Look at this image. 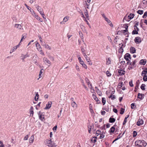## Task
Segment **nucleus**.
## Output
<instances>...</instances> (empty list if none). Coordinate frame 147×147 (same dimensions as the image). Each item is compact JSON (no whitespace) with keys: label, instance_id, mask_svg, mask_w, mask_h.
Listing matches in <instances>:
<instances>
[{"label":"nucleus","instance_id":"obj_1","mask_svg":"<svg viewBox=\"0 0 147 147\" xmlns=\"http://www.w3.org/2000/svg\"><path fill=\"white\" fill-rule=\"evenodd\" d=\"M51 140L52 139H50V140H45L44 141L45 144L49 147H56L57 146L56 144L55 143L51 141Z\"/></svg>","mask_w":147,"mask_h":147},{"label":"nucleus","instance_id":"obj_2","mask_svg":"<svg viewBox=\"0 0 147 147\" xmlns=\"http://www.w3.org/2000/svg\"><path fill=\"white\" fill-rule=\"evenodd\" d=\"M135 144L139 147H144L146 146V143L144 140H137L135 142Z\"/></svg>","mask_w":147,"mask_h":147},{"label":"nucleus","instance_id":"obj_3","mask_svg":"<svg viewBox=\"0 0 147 147\" xmlns=\"http://www.w3.org/2000/svg\"><path fill=\"white\" fill-rule=\"evenodd\" d=\"M136 63V61H134L132 62H130L129 61H127V64L129 65L128 69L129 70H131L133 69L135 67V64Z\"/></svg>","mask_w":147,"mask_h":147},{"label":"nucleus","instance_id":"obj_4","mask_svg":"<svg viewBox=\"0 0 147 147\" xmlns=\"http://www.w3.org/2000/svg\"><path fill=\"white\" fill-rule=\"evenodd\" d=\"M38 115L39 116V119L42 121H44L45 120L44 115L40 111H39L38 113Z\"/></svg>","mask_w":147,"mask_h":147},{"label":"nucleus","instance_id":"obj_5","mask_svg":"<svg viewBox=\"0 0 147 147\" xmlns=\"http://www.w3.org/2000/svg\"><path fill=\"white\" fill-rule=\"evenodd\" d=\"M124 58L126 61H129L131 59L130 54L128 53H127L124 55Z\"/></svg>","mask_w":147,"mask_h":147},{"label":"nucleus","instance_id":"obj_6","mask_svg":"<svg viewBox=\"0 0 147 147\" xmlns=\"http://www.w3.org/2000/svg\"><path fill=\"white\" fill-rule=\"evenodd\" d=\"M117 127V125H115L113 127H111L110 130L109 131V132L110 134L114 133Z\"/></svg>","mask_w":147,"mask_h":147},{"label":"nucleus","instance_id":"obj_7","mask_svg":"<svg viewBox=\"0 0 147 147\" xmlns=\"http://www.w3.org/2000/svg\"><path fill=\"white\" fill-rule=\"evenodd\" d=\"M90 54H88L87 55H86V54H85V55H83V56L84 57L86 60L87 61L88 63H89V64L90 65H92V63H90V58L89 57L87 56V55H90Z\"/></svg>","mask_w":147,"mask_h":147},{"label":"nucleus","instance_id":"obj_8","mask_svg":"<svg viewBox=\"0 0 147 147\" xmlns=\"http://www.w3.org/2000/svg\"><path fill=\"white\" fill-rule=\"evenodd\" d=\"M29 57L30 55L29 54H28V53H27L25 55L22 54L21 55V56L20 57L21 59L23 61H24V60L26 58L28 57Z\"/></svg>","mask_w":147,"mask_h":147},{"label":"nucleus","instance_id":"obj_9","mask_svg":"<svg viewBox=\"0 0 147 147\" xmlns=\"http://www.w3.org/2000/svg\"><path fill=\"white\" fill-rule=\"evenodd\" d=\"M143 120L142 119H139L137 122L136 125L138 126H140L143 125Z\"/></svg>","mask_w":147,"mask_h":147},{"label":"nucleus","instance_id":"obj_10","mask_svg":"<svg viewBox=\"0 0 147 147\" xmlns=\"http://www.w3.org/2000/svg\"><path fill=\"white\" fill-rule=\"evenodd\" d=\"M134 41L136 44H139L141 42V39L140 37L137 36L135 38Z\"/></svg>","mask_w":147,"mask_h":147},{"label":"nucleus","instance_id":"obj_11","mask_svg":"<svg viewBox=\"0 0 147 147\" xmlns=\"http://www.w3.org/2000/svg\"><path fill=\"white\" fill-rule=\"evenodd\" d=\"M52 104V103L51 102H48L46 105V106L44 109L47 110L50 109L51 106Z\"/></svg>","mask_w":147,"mask_h":147},{"label":"nucleus","instance_id":"obj_12","mask_svg":"<svg viewBox=\"0 0 147 147\" xmlns=\"http://www.w3.org/2000/svg\"><path fill=\"white\" fill-rule=\"evenodd\" d=\"M18 48H19V45H16L13 47L12 49L10 51V53H11L15 51Z\"/></svg>","mask_w":147,"mask_h":147},{"label":"nucleus","instance_id":"obj_13","mask_svg":"<svg viewBox=\"0 0 147 147\" xmlns=\"http://www.w3.org/2000/svg\"><path fill=\"white\" fill-rule=\"evenodd\" d=\"M69 18L68 17H66L64 18L63 21L60 22V24H65V22L68 21Z\"/></svg>","mask_w":147,"mask_h":147},{"label":"nucleus","instance_id":"obj_14","mask_svg":"<svg viewBox=\"0 0 147 147\" xmlns=\"http://www.w3.org/2000/svg\"><path fill=\"white\" fill-rule=\"evenodd\" d=\"M43 60L44 62L47 65L50 64L51 63L50 61L46 58H44L43 59Z\"/></svg>","mask_w":147,"mask_h":147},{"label":"nucleus","instance_id":"obj_15","mask_svg":"<svg viewBox=\"0 0 147 147\" xmlns=\"http://www.w3.org/2000/svg\"><path fill=\"white\" fill-rule=\"evenodd\" d=\"M33 16L35 17L38 20L40 21L41 22L43 21L37 15H36L35 13H33Z\"/></svg>","mask_w":147,"mask_h":147},{"label":"nucleus","instance_id":"obj_16","mask_svg":"<svg viewBox=\"0 0 147 147\" xmlns=\"http://www.w3.org/2000/svg\"><path fill=\"white\" fill-rule=\"evenodd\" d=\"M34 109L33 107L31 106L29 110L30 116H32L34 114Z\"/></svg>","mask_w":147,"mask_h":147},{"label":"nucleus","instance_id":"obj_17","mask_svg":"<svg viewBox=\"0 0 147 147\" xmlns=\"http://www.w3.org/2000/svg\"><path fill=\"white\" fill-rule=\"evenodd\" d=\"M71 106L74 108L75 109L77 108L78 107V105L75 102H71Z\"/></svg>","mask_w":147,"mask_h":147},{"label":"nucleus","instance_id":"obj_18","mask_svg":"<svg viewBox=\"0 0 147 147\" xmlns=\"http://www.w3.org/2000/svg\"><path fill=\"white\" fill-rule=\"evenodd\" d=\"M26 6V7H27V8L30 11L31 13H32V14L33 15V13H35L33 10L31 9V8L29 7L27 4H26V3H25L24 4Z\"/></svg>","mask_w":147,"mask_h":147},{"label":"nucleus","instance_id":"obj_19","mask_svg":"<svg viewBox=\"0 0 147 147\" xmlns=\"http://www.w3.org/2000/svg\"><path fill=\"white\" fill-rule=\"evenodd\" d=\"M36 46L38 51H41L42 48L40 44L38 42H37L36 44Z\"/></svg>","mask_w":147,"mask_h":147},{"label":"nucleus","instance_id":"obj_20","mask_svg":"<svg viewBox=\"0 0 147 147\" xmlns=\"http://www.w3.org/2000/svg\"><path fill=\"white\" fill-rule=\"evenodd\" d=\"M144 94L138 93V98L140 99H142L144 98Z\"/></svg>","mask_w":147,"mask_h":147},{"label":"nucleus","instance_id":"obj_21","mask_svg":"<svg viewBox=\"0 0 147 147\" xmlns=\"http://www.w3.org/2000/svg\"><path fill=\"white\" fill-rule=\"evenodd\" d=\"M105 20L109 24L111 27L113 26V25L110 20L107 18L105 19Z\"/></svg>","mask_w":147,"mask_h":147},{"label":"nucleus","instance_id":"obj_22","mask_svg":"<svg viewBox=\"0 0 147 147\" xmlns=\"http://www.w3.org/2000/svg\"><path fill=\"white\" fill-rule=\"evenodd\" d=\"M15 27L19 30H21L22 28V26L19 24H16L15 25Z\"/></svg>","mask_w":147,"mask_h":147},{"label":"nucleus","instance_id":"obj_23","mask_svg":"<svg viewBox=\"0 0 147 147\" xmlns=\"http://www.w3.org/2000/svg\"><path fill=\"white\" fill-rule=\"evenodd\" d=\"M95 89L96 90V92L98 94L99 96H101L102 95V93L100 90L98 89V88L97 87H96L95 88Z\"/></svg>","mask_w":147,"mask_h":147},{"label":"nucleus","instance_id":"obj_24","mask_svg":"<svg viewBox=\"0 0 147 147\" xmlns=\"http://www.w3.org/2000/svg\"><path fill=\"white\" fill-rule=\"evenodd\" d=\"M118 73L120 75H122L124 74L125 71L123 69H119L118 70Z\"/></svg>","mask_w":147,"mask_h":147},{"label":"nucleus","instance_id":"obj_25","mask_svg":"<svg viewBox=\"0 0 147 147\" xmlns=\"http://www.w3.org/2000/svg\"><path fill=\"white\" fill-rule=\"evenodd\" d=\"M34 140V137L33 135L32 136L29 138V142L30 143H32Z\"/></svg>","mask_w":147,"mask_h":147},{"label":"nucleus","instance_id":"obj_26","mask_svg":"<svg viewBox=\"0 0 147 147\" xmlns=\"http://www.w3.org/2000/svg\"><path fill=\"white\" fill-rule=\"evenodd\" d=\"M81 48V50L82 53L83 55H85V54H86V50L85 49H84V47L82 46H81L80 47Z\"/></svg>","mask_w":147,"mask_h":147},{"label":"nucleus","instance_id":"obj_27","mask_svg":"<svg viewBox=\"0 0 147 147\" xmlns=\"http://www.w3.org/2000/svg\"><path fill=\"white\" fill-rule=\"evenodd\" d=\"M81 48V50L82 53L83 55H85V54H86V50L85 49H84V47L82 46H81L80 47Z\"/></svg>","mask_w":147,"mask_h":147},{"label":"nucleus","instance_id":"obj_28","mask_svg":"<svg viewBox=\"0 0 147 147\" xmlns=\"http://www.w3.org/2000/svg\"><path fill=\"white\" fill-rule=\"evenodd\" d=\"M136 49L134 47H131L130 48V52L131 53H134L136 52Z\"/></svg>","mask_w":147,"mask_h":147},{"label":"nucleus","instance_id":"obj_29","mask_svg":"<svg viewBox=\"0 0 147 147\" xmlns=\"http://www.w3.org/2000/svg\"><path fill=\"white\" fill-rule=\"evenodd\" d=\"M42 45L44 46L46 49H47L49 50L51 49V47L48 44H42Z\"/></svg>","mask_w":147,"mask_h":147},{"label":"nucleus","instance_id":"obj_30","mask_svg":"<svg viewBox=\"0 0 147 147\" xmlns=\"http://www.w3.org/2000/svg\"><path fill=\"white\" fill-rule=\"evenodd\" d=\"M134 15L133 13H130L128 16L127 18L130 20L132 19L134 17Z\"/></svg>","mask_w":147,"mask_h":147},{"label":"nucleus","instance_id":"obj_31","mask_svg":"<svg viewBox=\"0 0 147 147\" xmlns=\"http://www.w3.org/2000/svg\"><path fill=\"white\" fill-rule=\"evenodd\" d=\"M146 63V61L145 59H142L140 62V63L142 65H145Z\"/></svg>","mask_w":147,"mask_h":147},{"label":"nucleus","instance_id":"obj_32","mask_svg":"<svg viewBox=\"0 0 147 147\" xmlns=\"http://www.w3.org/2000/svg\"><path fill=\"white\" fill-rule=\"evenodd\" d=\"M115 121V119L111 117L109 120V122L111 123H113Z\"/></svg>","mask_w":147,"mask_h":147},{"label":"nucleus","instance_id":"obj_33","mask_svg":"<svg viewBox=\"0 0 147 147\" xmlns=\"http://www.w3.org/2000/svg\"><path fill=\"white\" fill-rule=\"evenodd\" d=\"M147 73V68L145 69L141 73V75L142 76H143V75H146Z\"/></svg>","mask_w":147,"mask_h":147},{"label":"nucleus","instance_id":"obj_34","mask_svg":"<svg viewBox=\"0 0 147 147\" xmlns=\"http://www.w3.org/2000/svg\"><path fill=\"white\" fill-rule=\"evenodd\" d=\"M111 63V59L110 58H109L106 59V63L107 65H109Z\"/></svg>","mask_w":147,"mask_h":147},{"label":"nucleus","instance_id":"obj_35","mask_svg":"<svg viewBox=\"0 0 147 147\" xmlns=\"http://www.w3.org/2000/svg\"><path fill=\"white\" fill-rule=\"evenodd\" d=\"M105 133L104 131L101 132V133L100 134V139L103 138L105 137Z\"/></svg>","mask_w":147,"mask_h":147},{"label":"nucleus","instance_id":"obj_36","mask_svg":"<svg viewBox=\"0 0 147 147\" xmlns=\"http://www.w3.org/2000/svg\"><path fill=\"white\" fill-rule=\"evenodd\" d=\"M138 22H137L135 25L134 26V29H136L137 31H139V29L138 28L137 26L138 25Z\"/></svg>","mask_w":147,"mask_h":147},{"label":"nucleus","instance_id":"obj_37","mask_svg":"<svg viewBox=\"0 0 147 147\" xmlns=\"http://www.w3.org/2000/svg\"><path fill=\"white\" fill-rule=\"evenodd\" d=\"M85 80L87 84L88 85V86L90 87V84H91L88 79L87 78H85Z\"/></svg>","mask_w":147,"mask_h":147},{"label":"nucleus","instance_id":"obj_38","mask_svg":"<svg viewBox=\"0 0 147 147\" xmlns=\"http://www.w3.org/2000/svg\"><path fill=\"white\" fill-rule=\"evenodd\" d=\"M90 86L89 87V88L91 89L90 92L92 93H94V92H95V90L94 89H93V87L91 84H90Z\"/></svg>","mask_w":147,"mask_h":147},{"label":"nucleus","instance_id":"obj_39","mask_svg":"<svg viewBox=\"0 0 147 147\" xmlns=\"http://www.w3.org/2000/svg\"><path fill=\"white\" fill-rule=\"evenodd\" d=\"M39 98V95L38 92H36V96L34 98V99L36 101H37Z\"/></svg>","mask_w":147,"mask_h":147},{"label":"nucleus","instance_id":"obj_40","mask_svg":"<svg viewBox=\"0 0 147 147\" xmlns=\"http://www.w3.org/2000/svg\"><path fill=\"white\" fill-rule=\"evenodd\" d=\"M129 117V115H128L127 117H125V118L124 121L123 123V125H124L127 122V119Z\"/></svg>","mask_w":147,"mask_h":147},{"label":"nucleus","instance_id":"obj_41","mask_svg":"<svg viewBox=\"0 0 147 147\" xmlns=\"http://www.w3.org/2000/svg\"><path fill=\"white\" fill-rule=\"evenodd\" d=\"M79 35L80 37L81 38L82 41L83 42H84V37L83 34H82V32L79 33Z\"/></svg>","mask_w":147,"mask_h":147},{"label":"nucleus","instance_id":"obj_42","mask_svg":"<svg viewBox=\"0 0 147 147\" xmlns=\"http://www.w3.org/2000/svg\"><path fill=\"white\" fill-rule=\"evenodd\" d=\"M92 97L93 99L95 100L96 102H98L99 101L98 99V98L96 97V96L94 94H92Z\"/></svg>","mask_w":147,"mask_h":147},{"label":"nucleus","instance_id":"obj_43","mask_svg":"<svg viewBox=\"0 0 147 147\" xmlns=\"http://www.w3.org/2000/svg\"><path fill=\"white\" fill-rule=\"evenodd\" d=\"M78 59L79 61V63L81 64L84 62V61L82 59L81 57L80 56L78 57Z\"/></svg>","mask_w":147,"mask_h":147},{"label":"nucleus","instance_id":"obj_44","mask_svg":"<svg viewBox=\"0 0 147 147\" xmlns=\"http://www.w3.org/2000/svg\"><path fill=\"white\" fill-rule=\"evenodd\" d=\"M26 37L25 34H23L22 36V38L20 40V42H22L23 40Z\"/></svg>","mask_w":147,"mask_h":147},{"label":"nucleus","instance_id":"obj_45","mask_svg":"<svg viewBox=\"0 0 147 147\" xmlns=\"http://www.w3.org/2000/svg\"><path fill=\"white\" fill-rule=\"evenodd\" d=\"M136 29H134V30L132 32V34H138V31H137V30H136Z\"/></svg>","mask_w":147,"mask_h":147},{"label":"nucleus","instance_id":"obj_46","mask_svg":"<svg viewBox=\"0 0 147 147\" xmlns=\"http://www.w3.org/2000/svg\"><path fill=\"white\" fill-rule=\"evenodd\" d=\"M97 137H93L91 140V141L92 142L95 143L96 142Z\"/></svg>","mask_w":147,"mask_h":147},{"label":"nucleus","instance_id":"obj_47","mask_svg":"<svg viewBox=\"0 0 147 147\" xmlns=\"http://www.w3.org/2000/svg\"><path fill=\"white\" fill-rule=\"evenodd\" d=\"M143 76V80L144 81H147V76L144 75Z\"/></svg>","mask_w":147,"mask_h":147},{"label":"nucleus","instance_id":"obj_48","mask_svg":"<svg viewBox=\"0 0 147 147\" xmlns=\"http://www.w3.org/2000/svg\"><path fill=\"white\" fill-rule=\"evenodd\" d=\"M88 132L89 133H90L91 131V126L90 125H89L88 126Z\"/></svg>","mask_w":147,"mask_h":147},{"label":"nucleus","instance_id":"obj_49","mask_svg":"<svg viewBox=\"0 0 147 147\" xmlns=\"http://www.w3.org/2000/svg\"><path fill=\"white\" fill-rule=\"evenodd\" d=\"M145 85L144 84H142L140 88H141L143 90H145Z\"/></svg>","mask_w":147,"mask_h":147},{"label":"nucleus","instance_id":"obj_50","mask_svg":"<svg viewBox=\"0 0 147 147\" xmlns=\"http://www.w3.org/2000/svg\"><path fill=\"white\" fill-rule=\"evenodd\" d=\"M131 108L132 109H134L136 107V106L135 105V104L134 103H132L131 104Z\"/></svg>","mask_w":147,"mask_h":147},{"label":"nucleus","instance_id":"obj_51","mask_svg":"<svg viewBox=\"0 0 147 147\" xmlns=\"http://www.w3.org/2000/svg\"><path fill=\"white\" fill-rule=\"evenodd\" d=\"M84 14L86 16V18L88 19L89 17V16H88V12H87V10H86V11L84 12Z\"/></svg>","mask_w":147,"mask_h":147},{"label":"nucleus","instance_id":"obj_52","mask_svg":"<svg viewBox=\"0 0 147 147\" xmlns=\"http://www.w3.org/2000/svg\"><path fill=\"white\" fill-rule=\"evenodd\" d=\"M137 133L136 131H133V136L134 137H135L137 135Z\"/></svg>","mask_w":147,"mask_h":147},{"label":"nucleus","instance_id":"obj_53","mask_svg":"<svg viewBox=\"0 0 147 147\" xmlns=\"http://www.w3.org/2000/svg\"><path fill=\"white\" fill-rule=\"evenodd\" d=\"M109 98L112 100H113L115 98V96L114 95H111L109 96Z\"/></svg>","mask_w":147,"mask_h":147},{"label":"nucleus","instance_id":"obj_54","mask_svg":"<svg viewBox=\"0 0 147 147\" xmlns=\"http://www.w3.org/2000/svg\"><path fill=\"white\" fill-rule=\"evenodd\" d=\"M102 102L103 104V105H104L106 102V100L105 99V98H102Z\"/></svg>","mask_w":147,"mask_h":147},{"label":"nucleus","instance_id":"obj_55","mask_svg":"<svg viewBox=\"0 0 147 147\" xmlns=\"http://www.w3.org/2000/svg\"><path fill=\"white\" fill-rule=\"evenodd\" d=\"M137 12L139 14L141 15L143 13L144 11L143 10H139L138 11H137Z\"/></svg>","mask_w":147,"mask_h":147},{"label":"nucleus","instance_id":"obj_56","mask_svg":"<svg viewBox=\"0 0 147 147\" xmlns=\"http://www.w3.org/2000/svg\"><path fill=\"white\" fill-rule=\"evenodd\" d=\"M106 74L108 77H110L111 76V74L110 73L109 71H107L106 72Z\"/></svg>","mask_w":147,"mask_h":147},{"label":"nucleus","instance_id":"obj_57","mask_svg":"<svg viewBox=\"0 0 147 147\" xmlns=\"http://www.w3.org/2000/svg\"><path fill=\"white\" fill-rule=\"evenodd\" d=\"M101 133V132L100 130H97L96 132V135H97V136H98Z\"/></svg>","mask_w":147,"mask_h":147},{"label":"nucleus","instance_id":"obj_58","mask_svg":"<svg viewBox=\"0 0 147 147\" xmlns=\"http://www.w3.org/2000/svg\"><path fill=\"white\" fill-rule=\"evenodd\" d=\"M124 111H125L124 109L123 108H121V112L120 113V114H123L124 113Z\"/></svg>","mask_w":147,"mask_h":147},{"label":"nucleus","instance_id":"obj_59","mask_svg":"<svg viewBox=\"0 0 147 147\" xmlns=\"http://www.w3.org/2000/svg\"><path fill=\"white\" fill-rule=\"evenodd\" d=\"M82 65V67H84V68L86 69L87 68V65L84 63V62L83 63H82L81 64Z\"/></svg>","mask_w":147,"mask_h":147},{"label":"nucleus","instance_id":"obj_60","mask_svg":"<svg viewBox=\"0 0 147 147\" xmlns=\"http://www.w3.org/2000/svg\"><path fill=\"white\" fill-rule=\"evenodd\" d=\"M147 16V11H146L144 13L142 17L143 18H145Z\"/></svg>","mask_w":147,"mask_h":147},{"label":"nucleus","instance_id":"obj_61","mask_svg":"<svg viewBox=\"0 0 147 147\" xmlns=\"http://www.w3.org/2000/svg\"><path fill=\"white\" fill-rule=\"evenodd\" d=\"M38 37L39 38L40 40V42H41V45H42V44H43V41H42V38H41V37L40 36H39Z\"/></svg>","mask_w":147,"mask_h":147},{"label":"nucleus","instance_id":"obj_62","mask_svg":"<svg viewBox=\"0 0 147 147\" xmlns=\"http://www.w3.org/2000/svg\"><path fill=\"white\" fill-rule=\"evenodd\" d=\"M76 69L78 71H80L79 67V66L77 65H76Z\"/></svg>","mask_w":147,"mask_h":147},{"label":"nucleus","instance_id":"obj_63","mask_svg":"<svg viewBox=\"0 0 147 147\" xmlns=\"http://www.w3.org/2000/svg\"><path fill=\"white\" fill-rule=\"evenodd\" d=\"M123 83L122 82H120L118 84V86H119V88H120L122 87L123 86Z\"/></svg>","mask_w":147,"mask_h":147},{"label":"nucleus","instance_id":"obj_64","mask_svg":"<svg viewBox=\"0 0 147 147\" xmlns=\"http://www.w3.org/2000/svg\"><path fill=\"white\" fill-rule=\"evenodd\" d=\"M0 147H4V145L1 141H0Z\"/></svg>","mask_w":147,"mask_h":147}]
</instances>
